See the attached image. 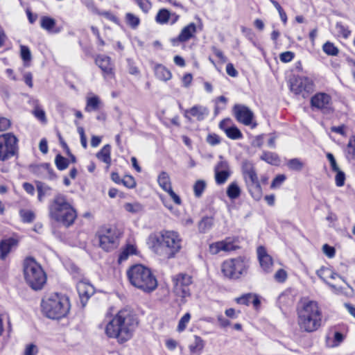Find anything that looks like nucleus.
Wrapping results in <instances>:
<instances>
[{"label": "nucleus", "mask_w": 355, "mask_h": 355, "mask_svg": "<svg viewBox=\"0 0 355 355\" xmlns=\"http://www.w3.org/2000/svg\"><path fill=\"white\" fill-rule=\"evenodd\" d=\"M290 89L296 96L306 98L313 92L314 84L306 77H295L290 81Z\"/></svg>", "instance_id": "nucleus-12"}, {"label": "nucleus", "mask_w": 355, "mask_h": 355, "mask_svg": "<svg viewBox=\"0 0 355 355\" xmlns=\"http://www.w3.org/2000/svg\"><path fill=\"white\" fill-rule=\"evenodd\" d=\"M215 180L218 184H224L230 175V171H214Z\"/></svg>", "instance_id": "nucleus-44"}, {"label": "nucleus", "mask_w": 355, "mask_h": 355, "mask_svg": "<svg viewBox=\"0 0 355 355\" xmlns=\"http://www.w3.org/2000/svg\"><path fill=\"white\" fill-rule=\"evenodd\" d=\"M248 263L241 257L225 260L221 265L223 275L230 279H238L245 275L248 270Z\"/></svg>", "instance_id": "nucleus-8"}, {"label": "nucleus", "mask_w": 355, "mask_h": 355, "mask_svg": "<svg viewBox=\"0 0 355 355\" xmlns=\"http://www.w3.org/2000/svg\"><path fill=\"white\" fill-rule=\"evenodd\" d=\"M20 54L21 58L26 64L28 62H30L31 60V53L29 48L24 45H21L20 46Z\"/></svg>", "instance_id": "nucleus-48"}, {"label": "nucleus", "mask_w": 355, "mask_h": 355, "mask_svg": "<svg viewBox=\"0 0 355 355\" xmlns=\"http://www.w3.org/2000/svg\"><path fill=\"white\" fill-rule=\"evenodd\" d=\"M209 114V109L201 105H195L189 109L183 110L184 116L189 121L196 118L198 121H203Z\"/></svg>", "instance_id": "nucleus-17"}, {"label": "nucleus", "mask_w": 355, "mask_h": 355, "mask_svg": "<svg viewBox=\"0 0 355 355\" xmlns=\"http://www.w3.org/2000/svg\"><path fill=\"white\" fill-rule=\"evenodd\" d=\"M17 245V241L13 238L1 240L0 242V259L3 260L10 252L12 247Z\"/></svg>", "instance_id": "nucleus-24"}, {"label": "nucleus", "mask_w": 355, "mask_h": 355, "mask_svg": "<svg viewBox=\"0 0 355 355\" xmlns=\"http://www.w3.org/2000/svg\"><path fill=\"white\" fill-rule=\"evenodd\" d=\"M30 171L39 178H45L49 173V166L48 164L32 165L30 166Z\"/></svg>", "instance_id": "nucleus-29"}, {"label": "nucleus", "mask_w": 355, "mask_h": 355, "mask_svg": "<svg viewBox=\"0 0 355 355\" xmlns=\"http://www.w3.org/2000/svg\"><path fill=\"white\" fill-rule=\"evenodd\" d=\"M286 180V177L284 175H278L275 177V178L272 180L271 187H275L281 185L284 181Z\"/></svg>", "instance_id": "nucleus-63"}, {"label": "nucleus", "mask_w": 355, "mask_h": 355, "mask_svg": "<svg viewBox=\"0 0 355 355\" xmlns=\"http://www.w3.org/2000/svg\"><path fill=\"white\" fill-rule=\"evenodd\" d=\"M96 15L103 16L106 19L114 22H116L117 20L116 17L110 11H101L98 9V12Z\"/></svg>", "instance_id": "nucleus-59"}, {"label": "nucleus", "mask_w": 355, "mask_h": 355, "mask_svg": "<svg viewBox=\"0 0 355 355\" xmlns=\"http://www.w3.org/2000/svg\"><path fill=\"white\" fill-rule=\"evenodd\" d=\"M130 284L145 293H150L157 286V281L151 270L141 265L136 264L127 271Z\"/></svg>", "instance_id": "nucleus-5"}, {"label": "nucleus", "mask_w": 355, "mask_h": 355, "mask_svg": "<svg viewBox=\"0 0 355 355\" xmlns=\"http://www.w3.org/2000/svg\"><path fill=\"white\" fill-rule=\"evenodd\" d=\"M205 347V341L198 336H194L193 341L189 345L190 355H200Z\"/></svg>", "instance_id": "nucleus-25"}, {"label": "nucleus", "mask_w": 355, "mask_h": 355, "mask_svg": "<svg viewBox=\"0 0 355 355\" xmlns=\"http://www.w3.org/2000/svg\"><path fill=\"white\" fill-rule=\"evenodd\" d=\"M236 302L239 304H244L248 306L250 303L257 307L259 305L260 301L256 295L252 293H246L242 296L236 298Z\"/></svg>", "instance_id": "nucleus-27"}, {"label": "nucleus", "mask_w": 355, "mask_h": 355, "mask_svg": "<svg viewBox=\"0 0 355 355\" xmlns=\"http://www.w3.org/2000/svg\"><path fill=\"white\" fill-rule=\"evenodd\" d=\"M323 51L328 55L336 56L338 53V49L331 42H325L322 46Z\"/></svg>", "instance_id": "nucleus-40"}, {"label": "nucleus", "mask_w": 355, "mask_h": 355, "mask_svg": "<svg viewBox=\"0 0 355 355\" xmlns=\"http://www.w3.org/2000/svg\"><path fill=\"white\" fill-rule=\"evenodd\" d=\"M197 32V26L193 22L189 23L180 31L178 36L171 39L173 46H178L179 43H184L193 38Z\"/></svg>", "instance_id": "nucleus-16"}, {"label": "nucleus", "mask_w": 355, "mask_h": 355, "mask_svg": "<svg viewBox=\"0 0 355 355\" xmlns=\"http://www.w3.org/2000/svg\"><path fill=\"white\" fill-rule=\"evenodd\" d=\"M217 320L219 324V326L221 328H225L230 326L231 324L230 321L228 319L224 318L222 315H218L217 316Z\"/></svg>", "instance_id": "nucleus-61"}, {"label": "nucleus", "mask_w": 355, "mask_h": 355, "mask_svg": "<svg viewBox=\"0 0 355 355\" xmlns=\"http://www.w3.org/2000/svg\"><path fill=\"white\" fill-rule=\"evenodd\" d=\"M257 256L263 270L266 272H270L272 270L273 262L272 257L267 253L264 247L259 246L257 248Z\"/></svg>", "instance_id": "nucleus-20"}, {"label": "nucleus", "mask_w": 355, "mask_h": 355, "mask_svg": "<svg viewBox=\"0 0 355 355\" xmlns=\"http://www.w3.org/2000/svg\"><path fill=\"white\" fill-rule=\"evenodd\" d=\"M316 274L326 284H327L331 288L332 291L336 294L343 293V288L328 282V278L331 279H336L338 278L345 282L347 287L352 290V288L345 282V280L342 277H340L338 273L334 272L329 268L321 267L316 271Z\"/></svg>", "instance_id": "nucleus-14"}, {"label": "nucleus", "mask_w": 355, "mask_h": 355, "mask_svg": "<svg viewBox=\"0 0 355 355\" xmlns=\"http://www.w3.org/2000/svg\"><path fill=\"white\" fill-rule=\"evenodd\" d=\"M141 10L147 13L151 8V3L148 0H135Z\"/></svg>", "instance_id": "nucleus-50"}, {"label": "nucleus", "mask_w": 355, "mask_h": 355, "mask_svg": "<svg viewBox=\"0 0 355 355\" xmlns=\"http://www.w3.org/2000/svg\"><path fill=\"white\" fill-rule=\"evenodd\" d=\"M287 278V273L283 269L278 270L275 274V279L277 282L282 283L286 281Z\"/></svg>", "instance_id": "nucleus-56"}, {"label": "nucleus", "mask_w": 355, "mask_h": 355, "mask_svg": "<svg viewBox=\"0 0 355 355\" xmlns=\"http://www.w3.org/2000/svg\"><path fill=\"white\" fill-rule=\"evenodd\" d=\"M227 195L230 199H236L241 195V189L236 182H232L227 189Z\"/></svg>", "instance_id": "nucleus-37"}, {"label": "nucleus", "mask_w": 355, "mask_h": 355, "mask_svg": "<svg viewBox=\"0 0 355 355\" xmlns=\"http://www.w3.org/2000/svg\"><path fill=\"white\" fill-rule=\"evenodd\" d=\"M38 353V348L34 344H28L26 346L24 355H36Z\"/></svg>", "instance_id": "nucleus-53"}, {"label": "nucleus", "mask_w": 355, "mask_h": 355, "mask_svg": "<svg viewBox=\"0 0 355 355\" xmlns=\"http://www.w3.org/2000/svg\"><path fill=\"white\" fill-rule=\"evenodd\" d=\"M96 157L101 162L107 164L108 166L111 164V146L110 144L105 145L101 150L97 153Z\"/></svg>", "instance_id": "nucleus-30"}, {"label": "nucleus", "mask_w": 355, "mask_h": 355, "mask_svg": "<svg viewBox=\"0 0 355 355\" xmlns=\"http://www.w3.org/2000/svg\"><path fill=\"white\" fill-rule=\"evenodd\" d=\"M55 163L57 168L60 171L66 169L69 166L68 160L60 155H56Z\"/></svg>", "instance_id": "nucleus-45"}, {"label": "nucleus", "mask_w": 355, "mask_h": 355, "mask_svg": "<svg viewBox=\"0 0 355 355\" xmlns=\"http://www.w3.org/2000/svg\"><path fill=\"white\" fill-rule=\"evenodd\" d=\"M77 291L83 306H85L88 299L94 293V288L85 281H80L77 283Z\"/></svg>", "instance_id": "nucleus-18"}, {"label": "nucleus", "mask_w": 355, "mask_h": 355, "mask_svg": "<svg viewBox=\"0 0 355 355\" xmlns=\"http://www.w3.org/2000/svg\"><path fill=\"white\" fill-rule=\"evenodd\" d=\"M207 184L205 181L202 180H197L193 185V192L194 195L196 198H200L202 196Z\"/></svg>", "instance_id": "nucleus-42"}, {"label": "nucleus", "mask_w": 355, "mask_h": 355, "mask_svg": "<svg viewBox=\"0 0 355 355\" xmlns=\"http://www.w3.org/2000/svg\"><path fill=\"white\" fill-rule=\"evenodd\" d=\"M311 107L323 114H329L334 112L331 96L325 92H318L311 98Z\"/></svg>", "instance_id": "nucleus-13"}, {"label": "nucleus", "mask_w": 355, "mask_h": 355, "mask_svg": "<svg viewBox=\"0 0 355 355\" xmlns=\"http://www.w3.org/2000/svg\"><path fill=\"white\" fill-rule=\"evenodd\" d=\"M213 53L222 62H225L227 61V58L223 55V53L220 49H217L215 46L211 48Z\"/></svg>", "instance_id": "nucleus-62"}, {"label": "nucleus", "mask_w": 355, "mask_h": 355, "mask_svg": "<svg viewBox=\"0 0 355 355\" xmlns=\"http://www.w3.org/2000/svg\"><path fill=\"white\" fill-rule=\"evenodd\" d=\"M213 225V218L211 217H204L198 225L199 231L205 233L211 228Z\"/></svg>", "instance_id": "nucleus-41"}, {"label": "nucleus", "mask_w": 355, "mask_h": 355, "mask_svg": "<svg viewBox=\"0 0 355 355\" xmlns=\"http://www.w3.org/2000/svg\"><path fill=\"white\" fill-rule=\"evenodd\" d=\"M297 325L302 332L312 333L322 324V311L315 301L303 302L297 308Z\"/></svg>", "instance_id": "nucleus-3"}, {"label": "nucleus", "mask_w": 355, "mask_h": 355, "mask_svg": "<svg viewBox=\"0 0 355 355\" xmlns=\"http://www.w3.org/2000/svg\"><path fill=\"white\" fill-rule=\"evenodd\" d=\"M226 72L231 77H236L238 76V71L232 63H228L227 64Z\"/></svg>", "instance_id": "nucleus-64"}, {"label": "nucleus", "mask_w": 355, "mask_h": 355, "mask_svg": "<svg viewBox=\"0 0 355 355\" xmlns=\"http://www.w3.org/2000/svg\"><path fill=\"white\" fill-rule=\"evenodd\" d=\"M238 247L235 245L230 239L211 243L209 247V252L211 254H217L219 252H230L235 250Z\"/></svg>", "instance_id": "nucleus-19"}, {"label": "nucleus", "mask_w": 355, "mask_h": 355, "mask_svg": "<svg viewBox=\"0 0 355 355\" xmlns=\"http://www.w3.org/2000/svg\"><path fill=\"white\" fill-rule=\"evenodd\" d=\"M346 154L349 160H355V135L350 138L347 144Z\"/></svg>", "instance_id": "nucleus-38"}, {"label": "nucleus", "mask_w": 355, "mask_h": 355, "mask_svg": "<svg viewBox=\"0 0 355 355\" xmlns=\"http://www.w3.org/2000/svg\"><path fill=\"white\" fill-rule=\"evenodd\" d=\"M35 184L40 202L43 200L44 197L51 195V188L49 185L40 181H35Z\"/></svg>", "instance_id": "nucleus-32"}, {"label": "nucleus", "mask_w": 355, "mask_h": 355, "mask_svg": "<svg viewBox=\"0 0 355 355\" xmlns=\"http://www.w3.org/2000/svg\"><path fill=\"white\" fill-rule=\"evenodd\" d=\"M344 335L340 332L336 331L334 336V340L332 341V344L331 345V347H336L340 345V344L344 340Z\"/></svg>", "instance_id": "nucleus-52"}, {"label": "nucleus", "mask_w": 355, "mask_h": 355, "mask_svg": "<svg viewBox=\"0 0 355 355\" xmlns=\"http://www.w3.org/2000/svg\"><path fill=\"white\" fill-rule=\"evenodd\" d=\"M101 104L102 103L98 96H93L92 97H87L85 110L88 112L96 111L99 109Z\"/></svg>", "instance_id": "nucleus-33"}, {"label": "nucleus", "mask_w": 355, "mask_h": 355, "mask_svg": "<svg viewBox=\"0 0 355 355\" xmlns=\"http://www.w3.org/2000/svg\"><path fill=\"white\" fill-rule=\"evenodd\" d=\"M138 325L136 315L130 309H123L106 324L105 334L112 338H116L121 343L130 340Z\"/></svg>", "instance_id": "nucleus-1"}, {"label": "nucleus", "mask_w": 355, "mask_h": 355, "mask_svg": "<svg viewBox=\"0 0 355 355\" xmlns=\"http://www.w3.org/2000/svg\"><path fill=\"white\" fill-rule=\"evenodd\" d=\"M172 281L175 295L180 298L182 304H184L187 298L191 296L192 277L188 274L179 273L172 277Z\"/></svg>", "instance_id": "nucleus-10"}, {"label": "nucleus", "mask_w": 355, "mask_h": 355, "mask_svg": "<svg viewBox=\"0 0 355 355\" xmlns=\"http://www.w3.org/2000/svg\"><path fill=\"white\" fill-rule=\"evenodd\" d=\"M336 172V175L335 177L336 184L338 187H342L345 184V175L344 172L341 171L340 169L338 171H335Z\"/></svg>", "instance_id": "nucleus-51"}, {"label": "nucleus", "mask_w": 355, "mask_h": 355, "mask_svg": "<svg viewBox=\"0 0 355 355\" xmlns=\"http://www.w3.org/2000/svg\"><path fill=\"white\" fill-rule=\"evenodd\" d=\"M242 170L246 184L250 183H256L259 181L256 171L250 162L248 161L243 162L242 165Z\"/></svg>", "instance_id": "nucleus-21"}, {"label": "nucleus", "mask_w": 355, "mask_h": 355, "mask_svg": "<svg viewBox=\"0 0 355 355\" xmlns=\"http://www.w3.org/2000/svg\"><path fill=\"white\" fill-rule=\"evenodd\" d=\"M191 319V315L189 313H185L180 320L178 325L177 330L179 332L183 331L189 323V320Z\"/></svg>", "instance_id": "nucleus-47"}, {"label": "nucleus", "mask_w": 355, "mask_h": 355, "mask_svg": "<svg viewBox=\"0 0 355 355\" xmlns=\"http://www.w3.org/2000/svg\"><path fill=\"white\" fill-rule=\"evenodd\" d=\"M33 114L41 122H46V113L44 110L40 108L39 106H36L35 107V109L33 111Z\"/></svg>", "instance_id": "nucleus-49"}, {"label": "nucleus", "mask_w": 355, "mask_h": 355, "mask_svg": "<svg viewBox=\"0 0 355 355\" xmlns=\"http://www.w3.org/2000/svg\"><path fill=\"white\" fill-rule=\"evenodd\" d=\"M17 138L11 133L0 135V161H6L17 153Z\"/></svg>", "instance_id": "nucleus-11"}, {"label": "nucleus", "mask_w": 355, "mask_h": 355, "mask_svg": "<svg viewBox=\"0 0 355 355\" xmlns=\"http://www.w3.org/2000/svg\"><path fill=\"white\" fill-rule=\"evenodd\" d=\"M233 113L236 120L245 125H250L254 118V113L247 106L236 104L233 107Z\"/></svg>", "instance_id": "nucleus-15"}, {"label": "nucleus", "mask_w": 355, "mask_h": 355, "mask_svg": "<svg viewBox=\"0 0 355 355\" xmlns=\"http://www.w3.org/2000/svg\"><path fill=\"white\" fill-rule=\"evenodd\" d=\"M24 275L26 282L33 290H40L46 281V276L41 266L33 258H26L24 262Z\"/></svg>", "instance_id": "nucleus-7"}, {"label": "nucleus", "mask_w": 355, "mask_h": 355, "mask_svg": "<svg viewBox=\"0 0 355 355\" xmlns=\"http://www.w3.org/2000/svg\"><path fill=\"white\" fill-rule=\"evenodd\" d=\"M148 244L155 253L162 254V250H164L166 257L171 259L180 252L182 239L178 232L164 230L150 234Z\"/></svg>", "instance_id": "nucleus-2"}, {"label": "nucleus", "mask_w": 355, "mask_h": 355, "mask_svg": "<svg viewBox=\"0 0 355 355\" xmlns=\"http://www.w3.org/2000/svg\"><path fill=\"white\" fill-rule=\"evenodd\" d=\"M228 121V119L223 120L220 121L219 124L220 128L223 130L225 132L227 137L231 139L237 140L241 139L243 137V135L237 127L234 125L231 127H226V124Z\"/></svg>", "instance_id": "nucleus-22"}, {"label": "nucleus", "mask_w": 355, "mask_h": 355, "mask_svg": "<svg viewBox=\"0 0 355 355\" xmlns=\"http://www.w3.org/2000/svg\"><path fill=\"white\" fill-rule=\"evenodd\" d=\"M261 159L272 165H278L279 164V158L278 155L272 152L264 151L260 157Z\"/></svg>", "instance_id": "nucleus-35"}, {"label": "nucleus", "mask_w": 355, "mask_h": 355, "mask_svg": "<svg viewBox=\"0 0 355 355\" xmlns=\"http://www.w3.org/2000/svg\"><path fill=\"white\" fill-rule=\"evenodd\" d=\"M49 212L51 218L66 227H69L77 217L76 209L66 196L58 193L50 202Z\"/></svg>", "instance_id": "nucleus-4"}, {"label": "nucleus", "mask_w": 355, "mask_h": 355, "mask_svg": "<svg viewBox=\"0 0 355 355\" xmlns=\"http://www.w3.org/2000/svg\"><path fill=\"white\" fill-rule=\"evenodd\" d=\"M122 184L128 188H134L136 186L135 179L130 175H126L122 179Z\"/></svg>", "instance_id": "nucleus-54"}, {"label": "nucleus", "mask_w": 355, "mask_h": 355, "mask_svg": "<svg viewBox=\"0 0 355 355\" xmlns=\"http://www.w3.org/2000/svg\"><path fill=\"white\" fill-rule=\"evenodd\" d=\"M95 62L101 68L105 75L113 74V68L110 57L104 55H98L95 60Z\"/></svg>", "instance_id": "nucleus-23"}, {"label": "nucleus", "mask_w": 355, "mask_h": 355, "mask_svg": "<svg viewBox=\"0 0 355 355\" xmlns=\"http://www.w3.org/2000/svg\"><path fill=\"white\" fill-rule=\"evenodd\" d=\"M214 171H230L227 162L221 159L215 166Z\"/></svg>", "instance_id": "nucleus-55"}, {"label": "nucleus", "mask_w": 355, "mask_h": 355, "mask_svg": "<svg viewBox=\"0 0 355 355\" xmlns=\"http://www.w3.org/2000/svg\"><path fill=\"white\" fill-rule=\"evenodd\" d=\"M155 76L162 81H168L172 78V73L166 67L157 64L154 67Z\"/></svg>", "instance_id": "nucleus-26"}, {"label": "nucleus", "mask_w": 355, "mask_h": 355, "mask_svg": "<svg viewBox=\"0 0 355 355\" xmlns=\"http://www.w3.org/2000/svg\"><path fill=\"white\" fill-rule=\"evenodd\" d=\"M207 141L211 146H216L220 144V137L216 134H210L207 137Z\"/></svg>", "instance_id": "nucleus-57"}, {"label": "nucleus", "mask_w": 355, "mask_h": 355, "mask_svg": "<svg viewBox=\"0 0 355 355\" xmlns=\"http://www.w3.org/2000/svg\"><path fill=\"white\" fill-rule=\"evenodd\" d=\"M294 58V53L291 51L282 53L279 55L280 60L283 62H291Z\"/></svg>", "instance_id": "nucleus-58"}, {"label": "nucleus", "mask_w": 355, "mask_h": 355, "mask_svg": "<svg viewBox=\"0 0 355 355\" xmlns=\"http://www.w3.org/2000/svg\"><path fill=\"white\" fill-rule=\"evenodd\" d=\"M322 250L324 254H325L329 258H332L335 255V249L327 244H324L322 246Z\"/></svg>", "instance_id": "nucleus-60"}, {"label": "nucleus", "mask_w": 355, "mask_h": 355, "mask_svg": "<svg viewBox=\"0 0 355 355\" xmlns=\"http://www.w3.org/2000/svg\"><path fill=\"white\" fill-rule=\"evenodd\" d=\"M157 182L159 186L166 192L172 189L170 176L166 171H162L159 174Z\"/></svg>", "instance_id": "nucleus-31"}, {"label": "nucleus", "mask_w": 355, "mask_h": 355, "mask_svg": "<svg viewBox=\"0 0 355 355\" xmlns=\"http://www.w3.org/2000/svg\"><path fill=\"white\" fill-rule=\"evenodd\" d=\"M248 191L255 200H259L262 196V189L259 181L247 184Z\"/></svg>", "instance_id": "nucleus-34"}, {"label": "nucleus", "mask_w": 355, "mask_h": 355, "mask_svg": "<svg viewBox=\"0 0 355 355\" xmlns=\"http://www.w3.org/2000/svg\"><path fill=\"white\" fill-rule=\"evenodd\" d=\"M286 165L290 170L296 171H300L304 167V163L298 158L289 159Z\"/></svg>", "instance_id": "nucleus-43"}, {"label": "nucleus", "mask_w": 355, "mask_h": 355, "mask_svg": "<svg viewBox=\"0 0 355 355\" xmlns=\"http://www.w3.org/2000/svg\"><path fill=\"white\" fill-rule=\"evenodd\" d=\"M44 314L51 319H60L65 317L69 311V297L62 294L54 293L42 301Z\"/></svg>", "instance_id": "nucleus-6"}, {"label": "nucleus", "mask_w": 355, "mask_h": 355, "mask_svg": "<svg viewBox=\"0 0 355 355\" xmlns=\"http://www.w3.org/2000/svg\"><path fill=\"white\" fill-rule=\"evenodd\" d=\"M171 12L166 8L160 9L156 17L155 21L157 23L159 24H164L170 21Z\"/></svg>", "instance_id": "nucleus-36"}, {"label": "nucleus", "mask_w": 355, "mask_h": 355, "mask_svg": "<svg viewBox=\"0 0 355 355\" xmlns=\"http://www.w3.org/2000/svg\"><path fill=\"white\" fill-rule=\"evenodd\" d=\"M98 235L100 247L105 251H112L119 246L121 233L116 227H102Z\"/></svg>", "instance_id": "nucleus-9"}, {"label": "nucleus", "mask_w": 355, "mask_h": 355, "mask_svg": "<svg viewBox=\"0 0 355 355\" xmlns=\"http://www.w3.org/2000/svg\"><path fill=\"white\" fill-rule=\"evenodd\" d=\"M19 214L24 223H31L35 217V214L30 210H21Z\"/></svg>", "instance_id": "nucleus-46"}, {"label": "nucleus", "mask_w": 355, "mask_h": 355, "mask_svg": "<svg viewBox=\"0 0 355 355\" xmlns=\"http://www.w3.org/2000/svg\"><path fill=\"white\" fill-rule=\"evenodd\" d=\"M56 24V21L50 17L48 16H43L41 17L40 19V26L44 30L47 31L50 33H57L60 31V30L56 29L54 30V27Z\"/></svg>", "instance_id": "nucleus-28"}, {"label": "nucleus", "mask_w": 355, "mask_h": 355, "mask_svg": "<svg viewBox=\"0 0 355 355\" xmlns=\"http://www.w3.org/2000/svg\"><path fill=\"white\" fill-rule=\"evenodd\" d=\"M125 19L126 24L133 29L137 28L140 24L139 18L131 12L126 13Z\"/></svg>", "instance_id": "nucleus-39"}]
</instances>
